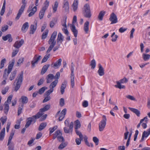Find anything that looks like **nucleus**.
<instances>
[{"label": "nucleus", "instance_id": "obj_48", "mask_svg": "<svg viewBox=\"0 0 150 150\" xmlns=\"http://www.w3.org/2000/svg\"><path fill=\"white\" fill-rule=\"evenodd\" d=\"M67 145L65 143L62 142L59 145L58 148L59 149H62L65 147Z\"/></svg>", "mask_w": 150, "mask_h": 150}, {"label": "nucleus", "instance_id": "obj_39", "mask_svg": "<svg viewBox=\"0 0 150 150\" xmlns=\"http://www.w3.org/2000/svg\"><path fill=\"white\" fill-rule=\"evenodd\" d=\"M50 54L45 55L43 58L42 61L41 63H43L46 62L47 61V59L50 58Z\"/></svg>", "mask_w": 150, "mask_h": 150}, {"label": "nucleus", "instance_id": "obj_36", "mask_svg": "<svg viewBox=\"0 0 150 150\" xmlns=\"http://www.w3.org/2000/svg\"><path fill=\"white\" fill-rule=\"evenodd\" d=\"M142 58L144 61H146L149 59L150 55L148 54H143Z\"/></svg>", "mask_w": 150, "mask_h": 150}, {"label": "nucleus", "instance_id": "obj_53", "mask_svg": "<svg viewBox=\"0 0 150 150\" xmlns=\"http://www.w3.org/2000/svg\"><path fill=\"white\" fill-rule=\"evenodd\" d=\"M126 97L127 98L132 100H136V99L134 97L130 95L126 96Z\"/></svg>", "mask_w": 150, "mask_h": 150}, {"label": "nucleus", "instance_id": "obj_47", "mask_svg": "<svg viewBox=\"0 0 150 150\" xmlns=\"http://www.w3.org/2000/svg\"><path fill=\"white\" fill-rule=\"evenodd\" d=\"M54 89L50 88L49 90L47 91L45 94L46 96H49V95L53 91Z\"/></svg>", "mask_w": 150, "mask_h": 150}, {"label": "nucleus", "instance_id": "obj_54", "mask_svg": "<svg viewBox=\"0 0 150 150\" xmlns=\"http://www.w3.org/2000/svg\"><path fill=\"white\" fill-rule=\"evenodd\" d=\"M64 105V100L63 98H61L59 101V105L61 107H62Z\"/></svg>", "mask_w": 150, "mask_h": 150}, {"label": "nucleus", "instance_id": "obj_57", "mask_svg": "<svg viewBox=\"0 0 150 150\" xmlns=\"http://www.w3.org/2000/svg\"><path fill=\"white\" fill-rule=\"evenodd\" d=\"M145 134H146V131H144L142 133V137L140 141V142H142L144 141V137H148L146 135H145Z\"/></svg>", "mask_w": 150, "mask_h": 150}, {"label": "nucleus", "instance_id": "obj_17", "mask_svg": "<svg viewBox=\"0 0 150 150\" xmlns=\"http://www.w3.org/2000/svg\"><path fill=\"white\" fill-rule=\"evenodd\" d=\"M55 79V76L52 74H49L46 77V79L47 80V83H51L52 80Z\"/></svg>", "mask_w": 150, "mask_h": 150}, {"label": "nucleus", "instance_id": "obj_45", "mask_svg": "<svg viewBox=\"0 0 150 150\" xmlns=\"http://www.w3.org/2000/svg\"><path fill=\"white\" fill-rule=\"evenodd\" d=\"M23 104H22L21 106H20V105L19 106L18 112V116L19 115L22 113V111L23 109Z\"/></svg>", "mask_w": 150, "mask_h": 150}, {"label": "nucleus", "instance_id": "obj_27", "mask_svg": "<svg viewBox=\"0 0 150 150\" xmlns=\"http://www.w3.org/2000/svg\"><path fill=\"white\" fill-rule=\"evenodd\" d=\"M14 60H13L11 63H10L8 67V73H10L11 71L14 64Z\"/></svg>", "mask_w": 150, "mask_h": 150}, {"label": "nucleus", "instance_id": "obj_46", "mask_svg": "<svg viewBox=\"0 0 150 150\" xmlns=\"http://www.w3.org/2000/svg\"><path fill=\"white\" fill-rule=\"evenodd\" d=\"M6 62V59L5 58L3 59L1 61L0 68L1 69H2L4 66V64Z\"/></svg>", "mask_w": 150, "mask_h": 150}, {"label": "nucleus", "instance_id": "obj_29", "mask_svg": "<svg viewBox=\"0 0 150 150\" xmlns=\"http://www.w3.org/2000/svg\"><path fill=\"white\" fill-rule=\"evenodd\" d=\"M58 82V80L57 79H56L52 82L49 86V87L50 88L54 89V88L56 86Z\"/></svg>", "mask_w": 150, "mask_h": 150}, {"label": "nucleus", "instance_id": "obj_41", "mask_svg": "<svg viewBox=\"0 0 150 150\" xmlns=\"http://www.w3.org/2000/svg\"><path fill=\"white\" fill-rule=\"evenodd\" d=\"M5 107L4 108V113L7 114L8 113V112L9 109V106L8 104V103H5Z\"/></svg>", "mask_w": 150, "mask_h": 150}, {"label": "nucleus", "instance_id": "obj_40", "mask_svg": "<svg viewBox=\"0 0 150 150\" xmlns=\"http://www.w3.org/2000/svg\"><path fill=\"white\" fill-rule=\"evenodd\" d=\"M47 88L45 86L43 87L40 88L38 92V93L40 94H42L45 91L46 89H47Z\"/></svg>", "mask_w": 150, "mask_h": 150}, {"label": "nucleus", "instance_id": "obj_32", "mask_svg": "<svg viewBox=\"0 0 150 150\" xmlns=\"http://www.w3.org/2000/svg\"><path fill=\"white\" fill-rule=\"evenodd\" d=\"M5 128L4 127L1 130L0 133V140H2L4 139L5 134Z\"/></svg>", "mask_w": 150, "mask_h": 150}, {"label": "nucleus", "instance_id": "obj_4", "mask_svg": "<svg viewBox=\"0 0 150 150\" xmlns=\"http://www.w3.org/2000/svg\"><path fill=\"white\" fill-rule=\"evenodd\" d=\"M83 14L84 16L87 18H89L91 16L90 6L88 4H86L84 6Z\"/></svg>", "mask_w": 150, "mask_h": 150}, {"label": "nucleus", "instance_id": "obj_8", "mask_svg": "<svg viewBox=\"0 0 150 150\" xmlns=\"http://www.w3.org/2000/svg\"><path fill=\"white\" fill-rule=\"evenodd\" d=\"M102 118V120L99 124V129L100 132L104 130L106 124L107 119L106 116L103 115Z\"/></svg>", "mask_w": 150, "mask_h": 150}, {"label": "nucleus", "instance_id": "obj_12", "mask_svg": "<svg viewBox=\"0 0 150 150\" xmlns=\"http://www.w3.org/2000/svg\"><path fill=\"white\" fill-rule=\"evenodd\" d=\"M50 105L48 104L46 105L43 108L40 110L37 113H39L40 117L43 115V112L48 110L50 108Z\"/></svg>", "mask_w": 150, "mask_h": 150}, {"label": "nucleus", "instance_id": "obj_5", "mask_svg": "<svg viewBox=\"0 0 150 150\" xmlns=\"http://www.w3.org/2000/svg\"><path fill=\"white\" fill-rule=\"evenodd\" d=\"M49 4V2L47 0L44 3V6L43 7L39 13V17L40 19H42L44 16L46 10Z\"/></svg>", "mask_w": 150, "mask_h": 150}, {"label": "nucleus", "instance_id": "obj_50", "mask_svg": "<svg viewBox=\"0 0 150 150\" xmlns=\"http://www.w3.org/2000/svg\"><path fill=\"white\" fill-rule=\"evenodd\" d=\"M7 120V118L6 117H2L0 119L3 125H4V124L6 122Z\"/></svg>", "mask_w": 150, "mask_h": 150}, {"label": "nucleus", "instance_id": "obj_55", "mask_svg": "<svg viewBox=\"0 0 150 150\" xmlns=\"http://www.w3.org/2000/svg\"><path fill=\"white\" fill-rule=\"evenodd\" d=\"M93 141L95 142L96 145H98V144L99 139L96 137H94L93 138Z\"/></svg>", "mask_w": 150, "mask_h": 150}, {"label": "nucleus", "instance_id": "obj_2", "mask_svg": "<svg viewBox=\"0 0 150 150\" xmlns=\"http://www.w3.org/2000/svg\"><path fill=\"white\" fill-rule=\"evenodd\" d=\"M23 72L21 71V73L18 76L17 78L16 79L15 82L17 81L16 86L15 87L14 90L17 91L20 88L21 85L23 81Z\"/></svg>", "mask_w": 150, "mask_h": 150}, {"label": "nucleus", "instance_id": "obj_61", "mask_svg": "<svg viewBox=\"0 0 150 150\" xmlns=\"http://www.w3.org/2000/svg\"><path fill=\"white\" fill-rule=\"evenodd\" d=\"M8 26L7 25H5L1 28V31L4 32L6 31L8 28Z\"/></svg>", "mask_w": 150, "mask_h": 150}, {"label": "nucleus", "instance_id": "obj_34", "mask_svg": "<svg viewBox=\"0 0 150 150\" xmlns=\"http://www.w3.org/2000/svg\"><path fill=\"white\" fill-rule=\"evenodd\" d=\"M47 123L46 122H42L40 124L38 128V130L40 131L44 129L46 126Z\"/></svg>", "mask_w": 150, "mask_h": 150}, {"label": "nucleus", "instance_id": "obj_14", "mask_svg": "<svg viewBox=\"0 0 150 150\" xmlns=\"http://www.w3.org/2000/svg\"><path fill=\"white\" fill-rule=\"evenodd\" d=\"M37 22H35V25L31 24L30 26V34H33L36 31L37 28Z\"/></svg>", "mask_w": 150, "mask_h": 150}, {"label": "nucleus", "instance_id": "obj_44", "mask_svg": "<svg viewBox=\"0 0 150 150\" xmlns=\"http://www.w3.org/2000/svg\"><path fill=\"white\" fill-rule=\"evenodd\" d=\"M48 33V30H47L45 32H44L42 36V39H45L47 37V35Z\"/></svg>", "mask_w": 150, "mask_h": 150}, {"label": "nucleus", "instance_id": "obj_20", "mask_svg": "<svg viewBox=\"0 0 150 150\" xmlns=\"http://www.w3.org/2000/svg\"><path fill=\"white\" fill-rule=\"evenodd\" d=\"M2 39L4 41H6L8 40V41L11 42L12 41V38L10 34H8L5 36H3L2 37Z\"/></svg>", "mask_w": 150, "mask_h": 150}, {"label": "nucleus", "instance_id": "obj_7", "mask_svg": "<svg viewBox=\"0 0 150 150\" xmlns=\"http://www.w3.org/2000/svg\"><path fill=\"white\" fill-rule=\"evenodd\" d=\"M25 1L26 0H22V3L23 4L21 6V8L19 9L18 13L17 15V16L16 17L15 19L16 20H18L19 19L22 14L23 13L26 6V3Z\"/></svg>", "mask_w": 150, "mask_h": 150}, {"label": "nucleus", "instance_id": "obj_26", "mask_svg": "<svg viewBox=\"0 0 150 150\" xmlns=\"http://www.w3.org/2000/svg\"><path fill=\"white\" fill-rule=\"evenodd\" d=\"M129 109L131 111L135 113L137 116L139 117L140 116V112L138 109L130 107H129Z\"/></svg>", "mask_w": 150, "mask_h": 150}, {"label": "nucleus", "instance_id": "obj_16", "mask_svg": "<svg viewBox=\"0 0 150 150\" xmlns=\"http://www.w3.org/2000/svg\"><path fill=\"white\" fill-rule=\"evenodd\" d=\"M66 20L67 18H66L65 19H64L63 21L64 22V24H62V25L65 27L62 29V30L63 31L64 33L67 35H68L69 34V32L67 29V26L66 25Z\"/></svg>", "mask_w": 150, "mask_h": 150}, {"label": "nucleus", "instance_id": "obj_62", "mask_svg": "<svg viewBox=\"0 0 150 150\" xmlns=\"http://www.w3.org/2000/svg\"><path fill=\"white\" fill-rule=\"evenodd\" d=\"M47 117V115L45 114L42 116H41L40 118L39 119V121H42L45 120Z\"/></svg>", "mask_w": 150, "mask_h": 150}, {"label": "nucleus", "instance_id": "obj_24", "mask_svg": "<svg viewBox=\"0 0 150 150\" xmlns=\"http://www.w3.org/2000/svg\"><path fill=\"white\" fill-rule=\"evenodd\" d=\"M50 66V65L49 64H46L44 65L42 69L41 72V74L42 75H43L45 74L47 71Z\"/></svg>", "mask_w": 150, "mask_h": 150}, {"label": "nucleus", "instance_id": "obj_30", "mask_svg": "<svg viewBox=\"0 0 150 150\" xmlns=\"http://www.w3.org/2000/svg\"><path fill=\"white\" fill-rule=\"evenodd\" d=\"M105 13V11H101L99 14L98 18L100 21H101L103 19V18Z\"/></svg>", "mask_w": 150, "mask_h": 150}, {"label": "nucleus", "instance_id": "obj_38", "mask_svg": "<svg viewBox=\"0 0 150 150\" xmlns=\"http://www.w3.org/2000/svg\"><path fill=\"white\" fill-rule=\"evenodd\" d=\"M57 22V20L55 18H53L52 20L50 22V26L51 28H52L55 24Z\"/></svg>", "mask_w": 150, "mask_h": 150}, {"label": "nucleus", "instance_id": "obj_56", "mask_svg": "<svg viewBox=\"0 0 150 150\" xmlns=\"http://www.w3.org/2000/svg\"><path fill=\"white\" fill-rule=\"evenodd\" d=\"M51 99V97L50 96H46L45 98L43 101V103H44L49 100Z\"/></svg>", "mask_w": 150, "mask_h": 150}, {"label": "nucleus", "instance_id": "obj_58", "mask_svg": "<svg viewBox=\"0 0 150 150\" xmlns=\"http://www.w3.org/2000/svg\"><path fill=\"white\" fill-rule=\"evenodd\" d=\"M57 128L54 126L52 128H50L49 129V130L50 131V134H52L54 131Z\"/></svg>", "mask_w": 150, "mask_h": 150}, {"label": "nucleus", "instance_id": "obj_33", "mask_svg": "<svg viewBox=\"0 0 150 150\" xmlns=\"http://www.w3.org/2000/svg\"><path fill=\"white\" fill-rule=\"evenodd\" d=\"M17 73V71L16 70L13 71L11 73L9 77V79L11 81H12L14 79L16 76Z\"/></svg>", "mask_w": 150, "mask_h": 150}, {"label": "nucleus", "instance_id": "obj_59", "mask_svg": "<svg viewBox=\"0 0 150 150\" xmlns=\"http://www.w3.org/2000/svg\"><path fill=\"white\" fill-rule=\"evenodd\" d=\"M54 134L57 137V138L58 136L62 135V134L60 130H57L56 131Z\"/></svg>", "mask_w": 150, "mask_h": 150}, {"label": "nucleus", "instance_id": "obj_28", "mask_svg": "<svg viewBox=\"0 0 150 150\" xmlns=\"http://www.w3.org/2000/svg\"><path fill=\"white\" fill-rule=\"evenodd\" d=\"M62 59H59L57 61L54 63L53 67H56V68H58L61 65V62Z\"/></svg>", "mask_w": 150, "mask_h": 150}, {"label": "nucleus", "instance_id": "obj_23", "mask_svg": "<svg viewBox=\"0 0 150 150\" xmlns=\"http://www.w3.org/2000/svg\"><path fill=\"white\" fill-rule=\"evenodd\" d=\"M89 24V22L88 21H86L84 24L83 30L86 33H88Z\"/></svg>", "mask_w": 150, "mask_h": 150}, {"label": "nucleus", "instance_id": "obj_6", "mask_svg": "<svg viewBox=\"0 0 150 150\" xmlns=\"http://www.w3.org/2000/svg\"><path fill=\"white\" fill-rule=\"evenodd\" d=\"M77 21V17L76 16H74L72 21V24H71L70 25V28L72 32H73L74 36L76 38L77 37L78 34V31L76 29V27L75 25L73 24L75 23Z\"/></svg>", "mask_w": 150, "mask_h": 150}, {"label": "nucleus", "instance_id": "obj_10", "mask_svg": "<svg viewBox=\"0 0 150 150\" xmlns=\"http://www.w3.org/2000/svg\"><path fill=\"white\" fill-rule=\"evenodd\" d=\"M41 59V56L40 55H39L38 56L37 54L35 55L31 62L32 67H34L35 64H37L38 63V62Z\"/></svg>", "mask_w": 150, "mask_h": 150}, {"label": "nucleus", "instance_id": "obj_35", "mask_svg": "<svg viewBox=\"0 0 150 150\" xmlns=\"http://www.w3.org/2000/svg\"><path fill=\"white\" fill-rule=\"evenodd\" d=\"M75 130L78 129L81 126L80 122L79 120H76L75 121Z\"/></svg>", "mask_w": 150, "mask_h": 150}, {"label": "nucleus", "instance_id": "obj_18", "mask_svg": "<svg viewBox=\"0 0 150 150\" xmlns=\"http://www.w3.org/2000/svg\"><path fill=\"white\" fill-rule=\"evenodd\" d=\"M29 27V23L26 22L23 25L21 28V31L23 33H25Z\"/></svg>", "mask_w": 150, "mask_h": 150}, {"label": "nucleus", "instance_id": "obj_13", "mask_svg": "<svg viewBox=\"0 0 150 150\" xmlns=\"http://www.w3.org/2000/svg\"><path fill=\"white\" fill-rule=\"evenodd\" d=\"M24 43V40L22 39L20 41H16L13 45V47L15 48L18 49Z\"/></svg>", "mask_w": 150, "mask_h": 150}, {"label": "nucleus", "instance_id": "obj_64", "mask_svg": "<svg viewBox=\"0 0 150 150\" xmlns=\"http://www.w3.org/2000/svg\"><path fill=\"white\" fill-rule=\"evenodd\" d=\"M88 102L86 100H84L82 103V106L83 107L86 108L88 106Z\"/></svg>", "mask_w": 150, "mask_h": 150}, {"label": "nucleus", "instance_id": "obj_15", "mask_svg": "<svg viewBox=\"0 0 150 150\" xmlns=\"http://www.w3.org/2000/svg\"><path fill=\"white\" fill-rule=\"evenodd\" d=\"M99 69L98 71V73L100 76H103L104 74V69L100 64H98Z\"/></svg>", "mask_w": 150, "mask_h": 150}, {"label": "nucleus", "instance_id": "obj_11", "mask_svg": "<svg viewBox=\"0 0 150 150\" xmlns=\"http://www.w3.org/2000/svg\"><path fill=\"white\" fill-rule=\"evenodd\" d=\"M109 20L111 21V24L116 23L118 22L117 16L114 13H112L110 15Z\"/></svg>", "mask_w": 150, "mask_h": 150}, {"label": "nucleus", "instance_id": "obj_9", "mask_svg": "<svg viewBox=\"0 0 150 150\" xmlns=\"http://www.w3.org/2000/svg\"><path fill=\"white\" fill-rule=\"evenodd\" d=\"M128 82V80L125 78L124 77L123 79H121L119 81H117L116 83L117 84V85H115V87L116 88H119V89H125V88L124 85H121V83H125Z\"/></svg>", "mask_w": 150, "mask_h": 150}, {"label": "nucleus", "instance_id": "obj_25", "mask_svg": "<svg viewBox=\"0 0 150 150\" xmlns=\"http://www.w3.org/2000/svg\"><path fill=\"white\" fill-rule=\"evenodd\" d=\"M78 4V0H74L72 6L73 8V10L74 12H75L77 9Z\"/></svg>", "mask_w": 150, "mask_h": 150}, {"label": "nucleus", "instance_id": "obj_31", "mask_svg": "<svg viewBox=\"0 0 150 150\" xmlns=\"http://www.w3.org/2000/svg\"><path fill=\"white\" fill-rule=\"evenodd\" d=\"M63 40V37L61 33H59L58 35L57 38V43H59V42L61 41L60 42L62 43V42Z\"/></svg>", "mask_w": 150, "mask_h": 150}, {"label": "nucleus", "instance_id": "obj_22", "mask_svg": "<svg viewBox=\"0 0 150 150\" xmlns=\"http://www.w3.org/2000/svg\"><path fill=\"white\" fill-rule=\"evenodd\" d=\"M64 3L63 4V7L64 8L66 12H68L69 11V6L67 0H64Z\"/></svg>", "mask_w": 150, "mask_h": 150}, {"label": "nucleus", "instance_id": "obj_3", "mask_svg": "<svg viewBox=\"0 0 150 150\" xmlns=\"http://www.w3.org/2000/svg\"><path fill=\"white\" fill-rule=\"evenodd\" d=\"M40 117V116L39 113H37L36 115L33 116L31 117L28 118L27 119V122L25 125V127H28L32 122H33V123H35L36 122V119Z\"/></svg>", "mask_w": 150, "mask_h": 150}, {"label": "nucleus", "instance_id": "obj_60", "mask_svg": "<svg viewBox=\"0 0 150 150\" xmlns=\"http://www.w3.org/2000/svg\"><path fill=\"white\" fill-rule=\"evenodd\" d=\"M57 138L59 142H64V141L63 137L61 135L58 136Z\"/></svg>", "mask_w": 150, "mask_h": 150}, {"label": "nucleus", "instance_id": "obj_63", "mask_svg": "<svg viewBox=\"0 0 150 150\" xmlns=\"http://www.w3.org/2000/svg\"><path fill=\"white\" fill-rule=\"evenodd\" d=\"M44 81V80L43 78L40 79L38 81V82L37 84L38 85V86H40L43 83Z\"/></svg>", "mask_w": 150, "mask_h": 150}, {"label": "nucleus", "instance_id": "obj_1", "mask_svg": "<svg viewBox=\"0 0 150 150\" xmlns=\"http://www.w3.org/2000/svg\"><path fill=\"white\" fill-rule=\"evenodd\" d=\"M57 35V32L54 31L52 34L50 38L48 41V43L50 45L48 49L46 52V53H48L52 49L55 45L56 42L55 41Z\"/></svg>", "mask_w": 150, "mask_h": 150}, {"label": "nucleus", "instance_id": "obj_52", "mask_svg": "<svg viewBox=\"0 0 150 150\" xmlns=\"http://www.w3.org/2000/svg\"><path fill=\"white\" fill-rule=\"evenodd\" d=\"M9 87L8 86L6 87L4 89H3L1 91V93L3 95H4L6 94L7 92H8V90Z\"/></svg>", "mask_w": 150, "mask_h": 150}, {"label": "nucleus", "instance_id": "obj_19", "mask_svg": "<svg viewBox=\"0 0 150 150\" xmlns=\"http://www.w3.org/2000/svg\"><path fill=\"white\" fill-rule=\"evenodd\" d=\"M67 81L64 80L60 88V91L62 94H63L64 92V89L67 86Z\"/></svg>", "mask_w": 150, "mask_h": 150}, {"label": "nucleus", "instance_id": "obj_51", "mask_svg": "<svg viewBox=\"0 0 150 150\" xmlns=\"http://www.w3.org/2000/svg\"><path fill=\"white\" fill-rule=\"evenodd\" d=\"M4 74L3 75V77L5 78V80H6L7 79V77L10 73H8V71H7V72L6 69H5L4 70Z\"/></svg>", "mask_w": 150, "mask_h": 150}, {"label": "nucleus", "instance_id": "obj_42", "mask_svg": "<svg viewBox=\"0 0 150 150\" xmlns=\"http://www.w3.org/2000/svg\"><path fill=\"white\" fill-rule=\"evenodd\" d=\"M96 62L95 59H93L91 61V64L90 65L91 66V69H94L96 66Z\"/></svg>", "mask_w": 150, "mask_h": 150}, {"label": "nucleus", "instance_id": "obj_43", "mask_svg": "<svg viewBox=\"0 0 150 150\" xmlns=\"http://www.w3.org/2000/svg\"><path fill=\"white\" fill-rule=\"evenodd\" d=\"M75 131L76 134L79 136L80 139H83V136L81 132L79 131L78 129L75 130Z\"/></svg>", "mask_w": 150, "mask_h": 150}, {"label": "nucleus", "instance_id": "obj_49", "mask_svg": "<svg viewBox=\"0 0 150 150\" xmlns=\"http://www.w3.org/2000/svg\"><path fill=\"white\" fill-rule=\"evenodd\" d=\"M13 97V95H10L8 98L7 100L5 102V103H8V104H10L11 103V100L12 99Z\"/></svg>", "mask_w": 150, "mask_h": 150}, {"label": "nucleus", "instance_id": "obj_21", "mask_svg": "<svg viewBox=\"0 0 150 150\" xmlns=\"http://www.w3.org/2000/svg\"><path fill=\"white\" fill-rule=\"evenodd\" d=\"M71 84L72 88H73L74 85V71H71Z\"/></svg>", "mask_w": 150, "mask_h": 150}, {"label": "nucleus", "instance_id": "obj_37", "mask_svg": "<svg viewBox=\"0 0 150 150\" xmlns=\"http://www.w3.org/2000/svg\"><path fill=\"white\" fill-rule=\"evenodd\" d=\"M22 100V103L23 104H25L27 103L28 101V98L25 96H22L21 97Z\"/></svg>", "mask_w": 150, "mask_h": 150}]
</instances>
